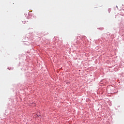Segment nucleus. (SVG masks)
<instances>
[{
	"mask_svg": "<svg viewBox=\"0 0 124 124\" xmlns=\"http://www.w3.org/2000/svg\"><path fill=\"white\" fill-rule=\"evenodd\" d=\"M36 105V104H35V103L32 104V106H35Z\"/></svg>",
	"mask_w": 124,
	"mask_h": 124,
	"instance_id": "1",
	"label": "nucleus"
}]
</instances>
